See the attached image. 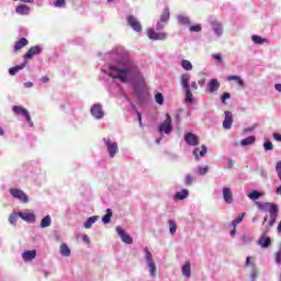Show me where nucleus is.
Returning a JSON list of instances; mask_svg holds the SVG:
<instances>
[{"label":"nucleus","mask_w":281,"mask_h":281,"mask_svg":"<svg viewBox=\"0 0 281 281\" xmlns=\"http://www.w3.org/2000/svg\"><path fill=\"white\" fill-rule=\"evenodd\" d=\"M110 69L112 71H119L117 75L113 76L110 74V78H117L121 82H128V78H137L139 76V68L135 63L130 61L125 68H117L115 66H111Z\"/></svg>","instance_id":"1"},{"label":"nucleus","mask_w":281,"mask_h":281,"mask_svg":"<svg viewBox=\"0 0 281 281\" xmlns=\"http://www.w3.org/2000/svg\"><path fill=\"white\" fill-rule=\"evenodd\" d=\"M12 111L15 115H23V117H25L29 126H34V122H32V116L30 115V111H27V109L21 106V105H14L12 108Z\"/></svg>","instance_id":"2"},{"label":"nucleus","mask_w":281,"mask_h":281,"mask_svg":"<svg viewBox=\"0 0 281 281\" xmlns=\"http://www.w3.org/2000/svg\"><path fill=\"white\" fill-rule=\"evenodd\" d=\"M103 142L106 146L109 157H111L113 159V157H115V155H117L120 153V147H119L117 143L113 142L109 138H103Z\"/></svg>","instance_id":"3"},{"label":"nucleus","mask_w":281,"mask_h":281,"mask_svg":"<svg viewBox=\"0 0 281 281\" xmlns=\"http://www.w3.org/2000/svg\"><path fill=\"white\" fill-rule=\"evenodd\" d=\"M159 133H166L170 135L172 133V117L169 113L166 114V120L158 126Z\"/></svg>","instance_id":"4"},{"label":"nucleus","mask_w":281,"mask_h":281,"mask_svg":"<svg viewBox=\"0 0 281 281\" xmlns=\"http://www.w3.org/2000/svg\"><path fill=\"white\" fill-rule=\"evenodd\" d=\"M10 194L13 196V199H18L19 201H22V203H29L30 202V196L23 192L21 189H10Z\"/></svg>","instance_id":"5"},{"label":"nucleus","mask_w":281,"mask_h":281,"mask_svg":"<svg viewBox=\"0 0 281 281\" xmlns=\"http://www.w3.org/2000/svg\"><path fill=\"white\" fill-rule=\"evenodd\" d=\"M256 205L259 210H263L265 212H270V214H278V205L270 202H256Z\"/></svg>","instance_id":"6"},{"label":"nucleus","mask_w":281,"mask_h":281,"mask_svg":"<svg viewBox=\"0 0 281 281\" xmlns=\"http://www.w3.org/2000/svg\"><path fill=\"white\" fill-rule=\"evenodd\" d=\"M147 36L150 41H166L168 33H157L153 29H147Z\"/></svg>","instance_id":"7"},{"label":"nucleus","mask_w":281,"mask_h":281,"mask_svg":"<svg viewBox=\"0 0 281 281\" xmlns=\"http://www.w3.org/2000/svg\"><path fill=\"white\" fill-rule=\"evenodd\" d=\"M90 113L95 120H102L104 117V110H102V104L95 103L91 106Z\"/></svg>","instance_id":"8"},{"label":"nucleus","mask_w":281,"mask_h":281,"mask_svg":"<svg viewBox=\"0 0 281 281\" xmlns=\"http://www.w3.org/2000/svg\"><path fill=\"white\" fill-rule=\"evenodd\" d=\"M116 234H119L123 243H125L126 245H133V238H131V235L126 234L122 226H116Z\"/></svg>","instance_id":"9"},{"label":"nucleus","mask_w":281,"mask_h":281,"mask_svg":"<svg viewBox=\"0 0 281 281\" xmlns=\"http://www.w3.org/2000/svg\"><path fill=\"white\" fill-rule=\"evenodd\" d=\"M42 52L43 48L40 45L33 46L26 52L24 59L30 60L31 58H34V56H38Z\"/></svg>","instance_id":"10"},{"label":"nucleus","mask_w":281,"mask_h":281,"mask_svg":"<svg viewBox=\"0 0 281 281\" xmlns=\"http://www.w3.org/2000/svg\"><path fill=\"white\" fill-rule=\"evenodd\" d=\"M126 19L128 25H131L134 32H142V23L137 21V18H135V15H128Z\"/></svg>","instance_id":"11"},{"label":"nucleus","mask_w":281,"mask_h":281,"mask_svg":"<svg viewBox=\"0 0 281 281\" xmlns=\"http://www.w3.org/2000/svg\"><path fill=\"white\" fill-rule=\"evenodd\" d=\"M224 115H225V120L223 121V128H225L226 131H229V128H232V124H234V116L229 111H225Z\"/></svg>","instance_id":"12"},{"label":"nucleus","mask_w":281,"mask_h":281,"mask_svg":"<svg viewBox=\"0 0 281 281\" xmlns=\"http://www.w3.org/2000/svg\"><path fill=\"white\" fill-rule=\"evenodd\" d=\"M184 142L189 146H199V136L189 132L184 135Z\"/></svg>","instance_id":"13"},{"label":"nucleus","mask_w":281,"mask_h":281,"mask_svg":"<svg viewBox=\"0 0 281 281\" xmlns=\"http://www.w3.org/2000/svg\"><path fill=\"white\" fill-rule=\"evenodd\" d=\"M18 214L20 218H22V221H25L26 223H36V215H34V213L19 212Z\"/></svg>","instance_id":"14"},{"label":"nucleus","mask_w":281,"mask_h":281,"mask_svg":"<svg viewBox=\"0 0 281 281\" xmlns=\"http://www.w3.org/2000/svg\"><path fill=\"white\" fill-rule=\"evenodd\" d=\"M223 199L225 203H233L234 202V194L232 193V189L224 187L223 188Z\"/></svg>","instance_id":"15"},{"label":"nucleus","mask_w":281,"mask_h":281,"mask_svg":"<svg viewBox=\"0 0 281 281\" xmlns=\"http://www.w3.org/2000/svg\"><path fill=\"white\" fill-rule=\"evenodd\" d=\"M30 44V41L25 37H21L18 42L14 44V52H21L23 47H26V45Z\"/></svg>","instance_id":"16"},{"label":"nucleus","mask_w":281,"mask_h":281,"mask_svg":"<svg viewBox=\"0 0 281 281\" xmlns=\"http://www.w3.org/2000/svg\"><path fill=\"white\" fill-rule=\"evenodd\" d=\"M218 89H221V83H218V79H211L209 81V92L216 93Z\"/></svg>","instance_id":"17"},{"label":"nucleus","mask_w":281,"mask_h":281,"mask_svg":"<svg viewBox=\"0 0 281 281\" xmlns=\"http://www.w3.org/2000/svg\"><path fill=\"white\" fill-rule=\"evenodd\" d=\"M22 258L25 262H32L36 258V250H29L22 254Z\"/></svg>","instance_id":"18"},{"label":"nucleus","mask_w":281,"mask_h":281,"mask_svg":"<svg viewBox=\"0 0 281 281\" xmlns=\"http://www.w3.org/2000/svg\"><path fill=\"white\" fill-rule=\"evenodd\" d=\"M193 155H194L195 159H199V155H200V157L207 155V147L205 145H202L201 147H196L193 150Z\"/></svg>","instance_id":"19"},{"label":"nucleus","mask_w":281,"mask_h":281,"mask_svg":"<svg viewBox=\"0 0 281 281\" xmlns=\"http://www.w3.org/2000/svg\"><path fill=\"white\" fill-rule=\"evenodd\" d=\"M59 254L65 258H69V256H71V249H69V246H67V244H61L59 247Z\"/></svg>","instance_id":"20"},{"label":"nucleus","mask_w":281,"mask_h":281,"mask_svg":"<svg viewBox=\"0 0 281 281\" xmlns=\"http://www.w3.org/2000/svg\"><path fill=\"white\" fill-rule=\"evenodd\" d=\"M189 195H190V191H188V189H182L180 192H177L175 194V199L177 201H183V199H188Z\"/></svg>","instance_id":"21"},{"label":"nucleus","mask_w":281,"mask_h":281,"mask_svg":"<svg viewBox=\"0 0 281 281\" xmlns=\"http://www.w3.org/2000/svg\"><path fill=\"white\" fill-rule=\"evenodd\" d=\"M182 276H184V278H190V276H192L190 261H186V263L182 266Z\"/></svg>","instance_id":"22"},{"label":"nucleus","mask_w":281,"mask_h":281,"mask_svg":"<svg viewBox=\"0 0 281 281\" xmlns=\"http://www.w3.org/2000/svg\"><path fill=\"white\" fill-rule=\"evenodd\" d=\"M25 65H27V61H24L21 65L14 66L12 68L9 69V74L10 76H16V74H19V71H21V69H25Z\"/></svg>","instance_id":"23"},{"label":"nucleus","mask_w":281,"mask_h":281,"mask_svg":"<svg viewBox=\"0 0 281 281\" xmlns=\"http://www.w3.org/2000/svg\"><path fill=\"white\" fill-rule=\"evenodd\" d=\"M227 81L228 82L235 81L238 85V87H245V81L239 76H236V75L228 76Z\"/></svg>","instance_id":"24"},{"label":"nucleus","mask_w":281,"mask_h":281,"mask_svg":"<svg viewBox=\"0 0 281 281\" xmlns=\"http://www.w3.org/2000/svg\"><path fill=\"white\" fill-rule=\"evenodd\" d=\"M212 29L214 30L215 34H217V36H221V34H223V24L218 23L216 21L211 22Z\"/></svg>","instance_id":"25"},{"label":"nucleus","mask_w":281,"mask_h":281,"mask_svg":"<svg viewBox=\"0 0 281 281\" xmlns=\"http://www.w3.org/2000/svg\"><path fill=\"white\" fill-rule=\"evenodd\" d=\"M15 12L22 15L30 14V7L26 4H20L16 7Z\"/></svg>","instance_id":"26"},{"label":"nucleus","mask_w":281,"mask_h":281,"mask_svg":"<svg viewBox=\"0 0 281 281\" xmlns=\"http://www.w3.org/2000/svg\"><path fill=\"white\" fill-rule=\"evenodd\" d=\"M168 21H170V9L165 8L160 15V23H167Z\"/></svg>","instance_id":"27"},{"label":"nucleus","mask_w":281,"mask_h":281,"mask_svg":"<svg viewBox=\"0 0 281 281\" xmlns=\"http://www.w3.org/2000/svg\"><path fill=\"white\" fill-rule=\"evenodd\" d=\"M258 245H260V247L267 248L271 245V238L263 235L258 240Z\"/></svg>","instance_id":"28"},{"label":"nucleus","mask_w":281,"mask_h":281,"mask_svg":"<svg viewBox=\"0 0 281 281\" xmlns=\"http://www.w3.org/2000/svg\"><path fill=\"white\" fill-rule=\"evenodd\" d=\"M181 86L184 90L190 89V75L184 74L181 76Z\"/></svg>","instance_id":"29"},{"label":"nucleus","mask_w":281,"mask_h":281,"mask_svg":"<svg viewBox=\"0 0 281 281\" xmlns=\"http://www.w3.org/2000/svg\"><path fill=\"white\" fill-rule=\"evenodd\" d=\"M251 144H256V136H248L240 140V146H251Z\"/></svg>","instance_id":"30"},{"label":"nucleus","mask_w":281,"mask_h":281,"mask_svg":"<svg viewBox=\"0 0 281 281\" xmlns=\"http://www.w3.org/2000/svg\"><path fill=\"white\" fill-rule=\"evenodd\" d=\"M186 98L184 102H188L189 104H194V95L192 94V90L189 88L184 90Z\"/></svg>","instance_id":"31"},{"label":"nucleus","mask_w":281,"mask_h":281,"mask_svg":"<svg viewBox=\"0 0 281 281\" xmlns=\"http://www.w3.org/2000/svg\"><path fill=\"white\" fill-rule=\"evenodd\" d=\"M147 267L149 269L150 278H155V276L157 273V266L155 265V261L147 262Z\"/></svg>","instance_id":"32"},{"label":"nucleus","mask_w":281,"mask_h":281,"mask_svg":"<svg viewBox=\"0 0 281 281\" xmlns=\"http://www.w3.org/2000/svg\"><path fill=\"white\" fill-rule=\"evenodd\" d=\"M113 216V211L111 209L106 210V214L102 217V221L105 225H109L111 223V218Z\"/></svg>","instance_id":"33"},{"label":"nucleus","mask_w":281,"mask_h":281,"mask_svg":"<svg viewBox=\"0 0 281 281\" xmlns=\"http://www.w3.org/2000/svg\"><path fill=\"white\" fill-rule=\"evenodd\" d=\"M49 225H52V217L49 215H46L40 224V227L45 228V227H49Z\"/></svg>","instance_id":"34"},{"label":"nucleus","mask_w":281,"mask_h":281,"mask_svg":"<svg viewBox=\"0 0 281 281\" xmlns=\"http://www.w3.org/2000/svg\"><path fill=\"white\" fill-rule=\"evenodd\" d=\"M252 43H256L257 45H262L263 43H267V38H262L260 35H252L251 36Z\"/></svg>","instance_id":"35"},{"label":"nucleus","mask_w":281,"mask_h":281,"mask_svg":"<svg viewBox=\"0 0 281 281\" xmlns=\"http://www.w3.org/2000/svg\"><path fill=\"white\" fill-rule=\"evenodd\" d=\"M169 232L171 234V236H175V234H177V223H175V221L169 220Z\"/></svg>","instance_id":"36"},{"label":"nucleus","mask_w":281,"mask_h":281,"mask_svg":"<svg viewBox=\"0 0 281 281\" xmlns=\"http://www.w3.org/2000/svg\"><path fill=\"white\" fill-rule=\"evenodd\" d=\"M95 221H98L97 216H91L89 217L86 223H85V228L86 229H91V225H93V223H95Z\"/></svg>","instance_id":"37"},{"label":"nucleus","mask_w":281,"mask_h":281,"mask_svg":"<svg viewBox=\"0 0 281 281\" xmlns=\"http://www.w3.org/2000/svg\"><path fill=\"white\" fill-rule=\"evenodd\" d=\"M145 259L146 262H155V260L153 259V252H150V250L148 249V247H145Z\"/></svg>","instance_id":"38"},{"label":"nucleus","mask_w":281,"mask_h":281,"mask_svg":"<svg viewBox=\"0 0 281 281\" xmlns=\"http://www.w3.org/2000/svg\"><path fill=\"white\" fill-rule=\"evenodd\" d=\"M262 196V193L258 192V191H252L248 194V198L251 200V201H258V199Z\"/></svg>","instance_id":"39"},{"label":"nucleus","mask_w":281,"mask_h":281,"mask_svg":"<svg viewBox=\"0 0 281 281\" xmlns=\"http://www.w3.org/2000/svg\"><path fill=\"white\" fill-rule=\"evenodd\" d=\"M181 67H183L186 69V71H192V63H190L187 59H183L181 61Z\"/></svg>","instance_id":"40"},{"label":"nucleus","mask_w":281,"mask_h":281,"mask_svg":"<svg viewBox=\"0 0 281 281\" xmlns=\"http://www.w3.org/2000/svg\"><path fill=\"white\" fill-rule=\"evenodd\" d=\"M245 216H246V214L243 213L241 215H239L238 217H236V218L231 223V225H232L233 227H236V225L243 223V218H245Z\"/></svg>","instance_id":"41"},{"label":"nucleus","mask_w":281,"mask_h":281,"mask_svg":"<svg viewBox=\"0 0 281 281\" xmlns=\"http://www.w3.org/2000/svg\"><path fill=\"white\" fill-rule=\"evenodd\" d=\"M178 21L181 25H190V18L179 15Z\"/></svg>","instance_id":"42"},{"label":"nucleus","mask_w":281,"mask_h":281,"mask_svg":"<svg viewBox=\"0 0 281 281\" xmlns=\"http://www.w3.org/2000/svg\"><path fill=\"white\" fill-rule=\"evenodd\" d=\"M16 221H19V213H12L9 216V223H11V225H16Z\"/></svg>","instance_id":"43"},{"label":"nucleus","mask_w":281,"mask_h":281,"mask_svg":"<svg viewBox=\"0 0 281 281\" xmlns=\"http://www.w3.org/2000/svg\"><path fill=\"white\" fill-rule=\"evenodd\" d=\"M210 170V167L205 166V167H198V175H201V177L207 175Z\"/></svg>","instance_id":"44"},{"label":"nucleus","mask_w":281,"mask_h":281,"mask_svg":"<svg viewBox=\"0 0 281 281\" xmlns=\"http://www.w3.org/2000/svg\"><path fill=\"white\" fill-rule=\"evenodd\" d=\"M193 182H194V177H192V175L188 173L184 179L186 186H192Z\"/></svg>","instance_id":"45"},{"label":"nucleus","mask_w":281,"mask_h":281,"mask_svg":"<svg viewBox=\"0 0 281 281\" xmlns=\"http://www.w3.org/2000/svg\"><path fill=\"white\" fill-rule=\"evenodd\" d=\"M155 101L157 102V104H164V94L161 92H158L155 95Z\"/></svg>","instance_id":"46"},{"label":"nucleus","mask_w":281,"mask_h":281,"mask_svg":"<svg viewBox=\"0 0 281 281\" xmlns=\"http://www.w3.org/2000/svg\"><path fill=\"white\" fill-rule=\"evenodd\" d=\"M66 4H67V1H65V0H55L54 1L55 8H64V5H66Z\"/></svg>","instance_id":"47"},{"label":"nucleus","mask_w":281,"mask_h":281,"mask_svg":"<svg viewBox=\"0 0 281 281\" xmlns=\"http://www.w3.org/2000/svg\"><path fill=\"white\" fill-rule=\"evenodd\" d=\"M263 148L266 151L273 150V143L271 142L263 143Z\"/></svg>","instance_id":"48"},{"label":"nucleus","mask_w":281,"mask_h":281,"mask_svg":"<svg viewBox=\"0 0 281 281\" xmlns=\"http://www.w3.org/2000/svg\"><path fill=\"white\" fill-rule=\"evenodd\" d=\"M190 32H201L202 27H201V24H195V25H192L190 26Z\"/></svg>","instance_id":"49"},{"label":"nucleus","mask_w":281,"mask_h":281,"mask_svg":"<svg viewBox=\"0 0 281 281\" xmlns=\"http://www.w3.org/2000/svg\"><path fill=\"white\" fill-rule=\"evenodd\" d=\"M274 260L277 265H281V248L278 252H276Z\"/></svg>","instance_id":"50"},{"label":"nucleus","mask_w":281,"mask_h":281,"mask_svg":"<svg viewBox=\"0 0 281 281\" xmlns=\"http://www.w3.org/2000/svg\"><path fill=\"white\" fill-rule=\"evenodd\" d=\"M136 115L138 117V124L140 128H144V123L142 122V113H139V111H136Z\"/></svg>","instance_id":"51"},{"label":"nucleus","mask_w":281,"mask_h":281,"mask_svg":"<svg viewBox=\"0 0 281 281\" xmlns=\"http://www.w3.org/2000/svg\"><path fill=\"white\" fill-rule=\"evenodd\" d=\"M229 98H232V94H229L228 92H225V93L222 95V102H223V104H225V100H229Z\"/></svg>","instance_id":"52"},{"label":"nucleus","mask_w":281,"mask_h":281,"mask_svg":"<svg viewBox=\"0 0 281 281\" xmlns=\"http://www.w3.org/2000/svg\"><path fill=\"white\" fill-rule=\"evenodd\" d=\"M270 218H271L270 221V226H271L276 223V218H278V213H274L273 215L272 213H270Z\"/></svg>","instance_id":"53"},{"label":"nucleus","mask_w":281,"mask_h":281,"mask_svg":"<svg viewBox=\"0 0 281 281\" xmlns=\"http://www.w3.org/2000/svg\"><path fill=\"white\" fill-rule=\"evenodd\" d=\"M156 30H157V32H161V30H164V22H161V20L158 21V23L156 25Z\"/></svg>","instance_id":"54"},{"label":"nucleus","mask_w":281,"mask_h":281,"mask_svg":"<svg viewBox=\"0 0 281 281\" xmlns=\"http://www.w3.org/2000/svg\"><path fill=\"white\" fill-rule=\"evenodd\" d=\"M212 56L215 60H218V63H223V56L221 54H213Z\"/></svg>","instance_id":"55"},{"label":"nucleus","mask_w":281,"mask_h":281,"mask_svg":"<svg viewBox=\"0 0 281 281\" xmlns=\"http://www.w3.org/2000/svg\"><path fill=\"white\" fill-rule=\"evenodd\" d=\"M257 277H258V270L256 268H254L251 271V279L256 280Z\"/></svg>","instance_id":"56"},{"label":"nucleus","mask_w":281,"mask_h":281,"mask_svg":"<svg viewBox=\"0 0 281 281\" xmlns=\"http://www.w3.org/2000/svg\"><path fill=\"white\" fill-rule=\"evenodd\" d=\"M82 240L83 243H87V245L91 244V239L89 238V235H83Z\"/></svg>","instance_id":"57"},{"label":"nucleus","mask_w":281,"mask_h":281,"mask_svg":"<svg viewBox=\"0 0 281 281\" xmlns=\"http://www.w3.org/2000/svg\"><path fill=\"white\" fill-rule=\"evenodd\" d=\"M273 139H276V142H281V134L274 133Z\"/></svg>","instance_id":"58"},{"label":"nucleus","mask_w":281,"mask_h":281,"mask_svg":"<svg viewBox=\"0 0 281 281\" xmlns=\"http://www.w3.org/2000/svg\"><path fill=\"white\" fill-rule=\"evenodd\" d=\"M48 81H49V77H47V76H44L41 78V82H43L44 85H46V82H48Z\"/></svg>","instance_id":"59"},{"label":"nucleus","mask_w":281,"mask_h":281,"mask_svg":"<svg viewBox=\"0 0 281 281\" xmlns=\"http://www.w3.org/2000/svg\"><path fill=\"white\" fill-rule=\"evenodd\" d=\"M191 87L194 91L199 89V86L196 85V81L191 82Z\"/></svg>","instance_id":"60"},{"label":"nucleus","mask_w":281,"mask_h":281,"mask_svg":"<svg viewBox=\"0 0 281 281\" xmlns=\"http://www.w3.org/2000/svg\"><path fill=\"white\" fill-rule=\"evenodd\" d=\"M274 89L281 93V83H276Z\"/></svg>","instance_id":"61"},{"label":"nucleus","mask_w":281,"mask_h":281,"mask_svg":"<svg viewBox=\"0 0 281 281\" xmlns=\"http://www.w3.org/2000/svg\"><path fill=\"white\" fill-rule=\"evenodd\" d=\"M198 85H200V87H203L205 85V78H202L198 81Z\"/></svg>","instance_id":"62"},{"label":"nucleus","mask_w":281,"mask_h":281,"mask_svg":"<svg viewBox=\"0 0 281 281\" xmlns=\"http://www.w3.org/2000/svg\"><path fill=\"white\" fill-rule=\"evenodd\" d=\"M250 265H251V257H247L246 267H249Z\"/></svg>","instance_id":"63"},{"label":"nucleus","mask_w":281,"mask_h":281,"mask_svg":"<svg viewBox=\"0 0 281 281\" xmlns=\"http://www.w3.org/2000/svg\"><path fill=\"white\" fill-rule=\"evenodd\" d=\"M277 229H278L279 234H281V221L279 222Z\"/></svg>","instance_id":"64"}]
</instances>
